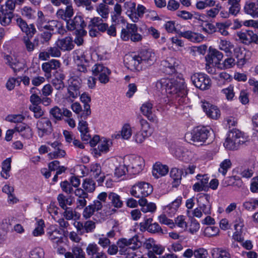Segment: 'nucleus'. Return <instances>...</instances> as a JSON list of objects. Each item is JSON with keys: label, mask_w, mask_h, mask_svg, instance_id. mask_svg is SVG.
Listing matches in <instances>:
<instances>
[{"label": "nucleus", "mask_w": 258, "mask_h": 258, "mask_svg": "<svg viewBox=\"0 0 258 258\" xmlns=\"http://www.w3.org/2000/svg\"><path fill=\"white\" fill-rule=\"evenodd\" d=\"M153 191L152 186L148 182L140 181L135 184L131 188L132 196L140 199L139 204L142 207L141 211L144 213L153 212L156 209V206L153 203H148L145 197L149 196Z\"/></svg>", "instance_id": "1"}, {"label": "nucleus", "mask_w": 258, "mask_h": 258, "mask_svg": "<svg viewBox=\"0 0 258 258\" xmlns=\"http://www.w3.org/2000/svg\"><path fill=\"white\" fill-rule=\"evenodd\" d=\"M155 87L161 93L164 91L175 97H183L186 92L184 83L178 77L161 79L156 82Z\"/></svg>", "instance_id": "2"}, {"label": "nucleus", "mask_w": 258, "mask_h": 258, "mask_svg": "<svg viewBox=\"0 0 258 258\" xmlns=\"http://www.w3.org/2000/svg\"><path fill=\"white\" fill-rule=\"evenodd\" d=\"M213 131L209 126H197L190 133L186 134L185 137L189 139L190 143L199 146L209 138Z\"/></svg>", "instance_id": "3"}, {"label": "nucleus", "mask_w": 258, "mask_h": 258, "mask_svg": "<svg viewBox=\"0 0 258 258\" xmlns=\"http://www.w3.org/2000/svg\"><path fill=\"white\" fill-rule=\"evenodd\" d=\"M246 142L241 132L236 129L232 128L229 131L228 137L224 143V147L229 150H237L240 145Z\"/></svg>", "instance_id": "4"}, {"label": "nucleus", "mask_w": 258, "mask_h": 258, "mask_svg": "<svg viewBox=\"0 0 258 258\" xmlns=\"http://www.w3.org/2000/svg\"><path fill=\"white\" fill-rule=\"evenodd\" d=\"M116 244L118 249L119 248L118 251L120 255L128 254L129 249L135 250L141 246V242L137 235L129 239L124 238L119 239Z\"/></svg>", "instance_id": "5"}, {"label": "nucleus", "mask_w": 258, "mask_h": 258, "mask_svg": "<svg viewBox=\"0 0 258 258\" xmlns=\"http://www.w3.org/2000/svg\"><path fill=\"white\" fill-rule=\"evenodd\" d=\"M123 163L128 167L129 171L133 174L140 173L144 166V160L140 156L135 155L125 156Z\"/></svg>", "instance_id": "6"}, {"label": "nucleus", "mask_w": 258, "mask_h": 258, "mask_svg": "<svg viewBox=\"0 0 258 258\" xmlns=\"http://www.w3.org/2000/svg\"><path fill=\"white\" fill-rule=\"evenodd\" d=\"M108 194L102 192L97 196V200H94L92 204L86 207L83 213V217L86 218L91 217L95 212H97L102 208V202H105Z\"/></svg>", "instance_id": "7"}, {"label": "nucleus", "mask_w": 258, "mask_h": 258, "mask_svg": "<svg viewBox=\"0 0 258 258\" xmlns=\"http://www.w3.org/2000/svg\"><path fill=\"white\" fill-rule=\"evenodd\" d=\"M138 27L135 24L127 23L125 28H122L121 32V38L124 41L130 39L133 42L142 40V36L138 32Z\"/></svg>", "instance_id": "8"}, {"label": "nucleus", "mask_w": 258, "mask_h": 258, "mask_svg": "<svg viewBox=\"0 0 258 258\" xmlns=\"http://www.w3.org/2000/svg\"><path fill=\"white\" fill-rule=\"evenodd\" d=\"M190 80L195 86L201 90H208L211 86V79L204 73H195L191 76Z\"/></svg>", "instance_id": "9"}, {"label": "nucleus", "mask_w": 258, "mask_h": 258, "mask_svg": "<svg viewBox=\"0 0 258 258\" xmlns=\"http://www.w3.org/2000/svg\"><path fill=\"white\" fill-rule=\"evenodd\" d=\"M138 55L141 65L144 68L152 66L156 60V54L151 49H142L139 51Z\"/></svg>", "instance_id": "10"}, {"label": "nucleus", "mask_w": 258, "mask_h": 258, "mask_svg": "<svg viewBox=\"0 0 258 258\" xmlns=\"http://www.w3.org/2000/svg\"><path fill=\"white\" fill-rule=\"evenodd\" d=\"M92 71L93 75L97 77V79L101 83L105 84L109 82V76L111 71L102 64H95L92 68Z\"/></svg>", "instance_id": "11"}, {"label": "nucleus", "mask_w": 258, "mask_h": 258, "mask_svg": "<svg viewBox=\"0 0 258 258\" xmlns=\"http://www.w3.org/2000/svg\"><path fill=\"white\" fill-rule=\"evenodd\" d=\"M70 79V85L68 88L69 97L73 99L77 98L80 94V89L81 87L82 79L79 77L78 73L76 75H72Z\"/></svg>", "instance_id": "12"}, {"label": "nucleus", "mask_w": 258, "mask_h": 258, "mask_svg": "<svg viewBox=\"0 0 258 258\" xmlns=\"http://www.w3.org/2000/svg\"><path fill=\"white\" fill-rule=\"evenodd\" d=\"M236 36L243 44L248 45L254 43L258 44V35L252 30H242L237 32Z\"/></svg>", "instance_id": "13"}, {"label": "nucleus", "mask_w": 258, "mask_h": 258, "mask_svg": "<svg viewBox=\"0 0 258 258\" xmlns=\"http://www.w3.org/2000/svg\"><path fill=\"white\" fill-rule=\"evenodd\" d=\"M17 25L21 30L25 34L24 37H33L36 33L37 30L34 24L28 25L21 17L17 16L14 18Z\"/></svg>", "instance_id": "14"}, {"label": "nucleus", "mask_w": 258, "mask_h": 258, "mask_svg": "<svg viewBox=\"0 0 258 258\" xmlns=\"http://www.w3.org/2000/svg\"><path fill=\"white\" fill-rule=\"evenodd\" d=\"M36 127L38 131V136L40 138L50 135L53 131L51 121L46 118L39 120L36 123Z\"/></svg>", "instance_id": "15"}, {"label": "nucleus", "mask_w": 258, "mask_h": 258, "mask_svg": "<svg viewBox=\"0 0 258 258\" xmlns=\"http://www.w3.org/2000/svg\"><path fill=\"white\" fill-rule=\"evenodd\" d=\"M210 197L208 194L200 195L197 198L198 207L205 215L211 214V208L209 200Z\"/></svg>", "instance_id": "16"}, {"label": "nucleus", "mask_w": 258, "mask_h": 258, "mask_svg": "<svg viewBox=\"0 0 258 258\" xmlns=\"http://www.w3.org/2000/svg\"><path fill=\"white\" fill-rule=\"evenodd\" d=\"M164 68V73L167 75L177 76L176 69L178 66L176 59L173 57H168L163 60L161 64Z\"/></svg>", "instance_id": "17"}, {"label": "nucleus", "mask_w": 258, "mask_h": 258, "mask_svg": "<svg viewBox=\"0 0 258 258\" xmlns=\"http://www.w3.org/2000/svg\"><path fill=\"white\" fill-rule=\"evenodd\" d=\"M202 107L208 117L217 119L220 116V111L216 106L208 102H204Z\"/></svg>", "instance_id": "18"}, {"label": "nucleus", "mask_w": 258, "mask_h": 258, "mask_svg": "<svg viewBox=\"0 0 258 258\" xmlns=\"http://www.w3.org/2000/svg\"><path fill=\"white\" fill-rule=\"evenodd\" d=\"M86 26V23L80 15H77L73 19L67 21V27L70 31L84 28Z\"/></svg>", "instance_id": "19"}, {"label": "nucleus", "mask_w": 258, "mask_h": 258, "mask_svg": "<svg viewBox=\"0 0 258 258\" xmlns=\"http://www.w3.org/2000/svg\"><path fill=\"white\" fill-rule=\"evenodd\" d=\"M153 103L152 101H148L144 103L140 108L142 114L147 117L150 121L155 122L157 121V117L153 114L152 109Z\"/></svg>", "instance_id": "20"}, {"label": "nucleus", "mask_w": 258, "mask_h": 258, "mask_svg": "<svg viewBox=\"0 0 258 258\" xmlns=\"http://www.w3.org/2000/svg\"><path fill=\"white\" fill-rule=\"evenodd\" d=\"M55 44L63 51H70L72 50L75 46L73 39L70 36L58 39L55 42Z\"/></svg>", "instance_id": "21"}, {"label": "nucleus", "mask_w": 258, "mask_h": 258, "mask_svg": "<svg viewBox=\"0 0 258 258\" xmlns=\"http://www.w3.org/2000/svg\"><path fill=\"white\" fill-rule=\"evenodd\" d=\"M223 57V53L215 48H209L208 54L206 56V59L209 63L217 64L219 63L220 61Z\"/></svg>", "instance_id": "22"}, {"label": "nucleus", "mask_w": 258, "mask_h": 258, "mask_svg": "<svg viewBox=\"0 0 258 258\" xmlns=\"http://www.w3.org/2000/svg\"><path fill=\"white\" fill-rule=\"evenodd\" d=\"M139 59L138 54L134 56H127L124 60L126 67L132 71L141 70L143 67Z\"/></svg>", "instance_id": "23"}, {"label": "nucleus", "mask_w": 258, "mask_h": 258, "mask_svg": "<svg viewBox=\"0 0 258 258\" xmlns=\"http://www.w3.org/2000/svg\"><path fill=\"white\" fill-rule=\"evenodd\" d=\"M108 198L112 206L114 208L112 209L110 211L108 212V215L112 214V213L116 212V210L115 208L119 209L122 207L123 205V201L121 200L120 196L116 193L109 192L108 193Z\"/></svg>", "instance_id": "24"}, {"label": "nucleus", "mask_w": 258, "mask_h": 258, "mask_svg": "<svg viewBox=\"0 0 258 258\" xmlns=\"http://www.w3.org/2000/svg\"><path fill=\"white\" fill-rule=\"evenodd\" d=\"M61 63L58 60L52 59L47 62L43 63L42 69L45 72V76L49 78L52 70H55L60 67Z\"/></svg>", "instance_id": "25"}, {"label": "nucleus", "mask_w": 258, "mask_h": 258, "mask_svg": "<svg viewBox=\"0 0 258 258\" xmlns=\"http://www.w3.org/2000/svg\"><path fill=\"white\" fill-rule=\"evenodd\" d=\"M144 247L148 249V250L151 251V252L158 255L161 254L165 249L164 246L160 244H156L153 239L147 240L144 243Z\"/></svg>", "instance_id": "26"}, {"label": "nucleus", "mask_w": 258, "mask_h": 258, "mask_svg": "<svg viewBox=\"0 0 258 258\" xmlns=\"http://www.w3.org/2000/svg\"><path fill=\"white\" fill-rule=\"evenodd\" d=\"M244 12L252 18H258V3L253 2H246L243 8Z\"/></svg>", "instance_id": "27"}, {"label": "nucleus", "mask_w": 258, "mask_h": 258, "mask_svg": "<svg viewBox=\"0 0 258 258\" xmlns=\"http://www.w3.org/2000/svg\"><path fill=\"white\" fill-rule=\"evenodd\" d=\"M16 132H18L20 136L26 139H30L33 136L31 128L25 123L17 124L14 128Z\"/></svg>", "instance_id": "28"}, {"label": "nucleus", "mask_w": 258, "mask_h": 258, "mask_svg": "<svg viewBox=\"0 0 258 258\" xmlns=\"http://www.w3.org/2000/svg\"><path fill=\"white\" fill-rule=\"evenodd\" d=\"M75 195L78 197L76 201L77 208H83L87 204L86 199L88 198V194L82 188H77L75 191Z\"/></svg>", "instance_id": "29"}, {"label": "nucleus", "mask_w": 258, "mask_h": 258, "mask_svg": "<svg viewBox=\"0 0 258 258\" xmlns=\"http://www.w3.org/2000/svg\"><path fill=\"white\" fill-rule=\"evenodd\" d=\"M32 38V37H23L22 39L26 49L29 52H32L35 47H38L40 43L38 36H36L33 41L31 40Z\"/></svg>", "instance_id": "30"}, {"label": "nucleus", "mask_w": 258, "mask_h": 258, "mask_svg": "<svg viewBox=\"0 0 258 258\" xmlns=\"http://www.w3.org/2000/svg\"><path fill=\"white\" fill-rule=\"evenodd\" d=\"M169 171L168 167L166 165H163L160 163L157 162L153 166V175L156 178L159 176L165 175Z\"/></svg>", "instance_id": "31"}, {"label": "nucleus", "mask_w": 258, "mask_h": 258, "mask_svg": "<svg viewBox=\"0 0 258 258\" xmlns=\"http://www.w3.org/2000/svg\"><path fill=\"white\" fill-rule=\"evenodd\" d=\"M183 174V168H172L170 172V177L173 179L174 185L176 186L180 183L182 175Z\"/></svg>", "instance_id": "32"}, {"label": "nucleus", "mask_w": 258, "mask_h": 258, "mask_svg": "<svg viewBox=\"0 0 258 258\" xmlns=\"http://www.w3.org/2000/svg\"><path fill=\"white\" fill-rule=\"evenodd\" d=\"M241 0H228L227 4L230 6L228 8L229 13L234 16H236L240 12Z\"/></svg>", "instance_id": "33"}, {"label": "nucleus", "mask_w": 258, "mask_h": 258, "mask_svg": "<svg viewBox=\"0 0 258 258\" xmlns=\"http://www.w3.org/2000/svg\"><path fill=\"white\" fill-rule=\"evenodd\" d=\"M234 46L232 43L225 39H221L219 42V49L224 51L228 56L232 54V49H235Z\"/></svg>", "instance_id": "34"}, {"label": "nucleus", "mask_w": 258, "mask_h": 258, "mask_svg": "<svg viewBox=\"0 0 258 258\" xmlns=\"http://www.w3.org/2000/svg\"><path fill=\"white\" fill-rule=\"evenodd\" d=\"M234 55L237 60L236 64L239 68L242 67L247 62V59L246 58V55L241 51L240 48H236L234 49Z\"/></svg>", "instance_id": "35"}, {"label": "nucleus", "mask_w": 258, "mask_h": 258, "mask_svg": "<svg viewBox=\"0 0 258 258\" xmlns=\"http://www.w3.org/2000/svg\"><path fill=\"white\" fill-rule=\"evenodd\" d=\"M49 239L57 244L62 242L63 234L61 231L55 229L47 232Z\"/></svg>", "instance_id": "36"}, {"label": "nucleus", "mask_w": 258, "mask_h": 258, "mask_svg": "<svg viewBox=\"0 0 258 258\" xmlns=\"http://www.w3.org/2000/svg\"><path fill=\"white\" fill-rule=\"evenodd\" d=\"M64 211L63 213V216L67 220H77L79 219L80 214L78 212L74 210L72 208L67 207L66 209H63Z\"/></svg>", "instance_id": "37"}, {"label": "nucleus", "mask_w": 258, "mask_h": 258, "mask_svg": "<svg viewBox=\"0 0 258 258\" xmlns=\"http://www.w3.org/2000/svg\"><path fill=\"white\" fill-rule=\"evenodd\" d=\"M73 58L76 64L88 63V61L85 58L84 53L81 49H77L73 52Z\"/></svg>", "instance_id": "38"}, {"label": "nucleus", "mask_w": 258, "mask_h": 258, "mask_svg": "<svg viewBox=\"0 0 258 258\" xmlns=\"http://www.w3.org/2000/svg\"><path fill=\"white\" fill-rule=\"evenodd\" d=\"M65 76L63 74H59L58 77H56L52 80V84L55 89L60 90L64 87V84L63 80Z\"/></svg>", "instance_id": "39"}, {"label": "nucleus", "mask_w": 258, "mask_h": 258, "mask_svg": "<svg viewBox=\"0 0 258 258\" xmlns=\"http://www.w3.org/2000/svg\"><path fill=\"white\" fill-rule=\"evenodd\" d=\"M57 199L59 205L62 209H66L67 205L71 206L72 205L71 197L67 198L64 195L60 194L58 195Z\"/></svg>", "instance_id": "40"}, {"label": "nucleus", "mask_w": 258, "mask_h": 258, "mask_svg": "<svg viewBox=\"0 0 258 258\" xmlns=\"http://www.w3.org/2000/svg\"><path fill=\"white\" fill-rule=\"evenodd\" d=\"M121 134H119L115 135V138H119L121 136L123 139L127 140L132 136V132L130 125L128 123L125 124L122 127L120 132Z\"/></svg>", "instance_id": "41"}, {"label": "nucleus", "mask_w": 258, "mask_h": 258, "mask_svg": "<svg viewBox=\"0 0 258 258\" xmlns=\"http://www.w3.org/2000/svg\"><path fill=\"white\" fill-rule=\"evenodd\" d=\"M181 202L182 197H177L176 199H175L170 204L166 207L165 210H166L167 212H169V213H174L177 210L178 207L181 203Z\"/></svg>", "instance_id": "42"}, {"label": "nucleus", "mask_w": 258, "mask_h": 258, "mask_svg": "<svg viewBox=\"0 0 258 258\" xmlns=\"http://www.w3.org/2000/svg\"><path fill=\"white\" fill-rule=\"evenodd\" d=\"M212 255L213 258H231L229 252L219 248L213 249Z\"/></svg>", "instance_id": "43"}, {"label": "nucleus", "mask_w": 258, "mask_h": 258, "mask_svg": "<svg viewBox=\"0 0 258 258\" xmlns=\"http://www.w3.org/2000/svg\"><path fill=\"white\" fill-rule=\"evenodd\" d=\"M243 226V224L241 222L234 225L236 231L233 233V238L235 241L242 242L244 240V238L241 235V229Z\"/></svg>", "instance_id": "44"}, {"label": "nucleus", "mask_w": 258, "mask_h": 258, "mask_svg": "<svg viewBox=\"0 0 258 258\" xmlns=\"http://www.w3.org/2000/svg\"><path fill=\"white\" fill-rule=\"evenodd\" d=\"M13 18V13H4L3 9H2V12L0 15V23L4 26L9 25Z\"/></svg>", "instance_id": "45"}, {"label": "nucleus", "mask_w": 258, "mask_h": 258, "mask_svg": "<svg viewBox=\"0 0 258 258\" xmlns=\"http://www.w3.org/2000/svg\"><path fill=\"white\" fill-rule=\"evenodd\" d=\"M112 144L110 140L103 139L101 140L98 145V149L100 152L107 153L109 151V147Z\"/></svg>", "instance_id": "46"}, {"label": "nucleus", "mask_w": 258, "mask_h": 258, "mask_svg": "<svg viewBox=\"0 0 258 258\" xmlns=\"http://www.w3.org/2000/svg\"><path fill=\"white\" fill-rule=\"evenodd\" d=\"M37 91L40 93V91L36 88L33 87L30 90V92L32 93L30 98V102L32 103V105H36L41 103V98L37 95Z\"/></svg>", "instance_id": "47"}, {"label": "nucleus", "mask_w": 258, "mask_h": 258, "mask_svg": "<svg viewBox=\"0 0 258 258\" xmlns=\"http://www.w3.org/2000/svg\"><path fill=\"white\" fill-rule=\"evenodd\" d=\"M82 185L84 189L89 192H93L95 189V183L92 179H85Z\"/></svg>", "instance_id": "48"}, {"label": "nucleus", "mask_w": 258, "mask_h": 258, "mask_svg": "<svg viewBox=\"0 0 258 258\" xmlns=\"http://www.w3.org/2000/svg\"><path fill=\"white\" fill-rule=\"evenodd\" d=\"M50 116L55 120H60L62 118L61 110L57 106H55L49 110Z\"/></svg>", "instance_id": "49"}, {"label": "nucleus", "mask_w": 258, "mask_h": 258, "mask_svg": "<svg viewBox=\"0 0 258 258\" xmlns=\"http://www.w3.org/2000/svg\"><path fill=\"white\" fill-rule=\"evenodd\" d=\"M201 30L205 33L212 34L217 32V26L211 23H206L201 26Z\"/></svg>", "instance_id": "50"}, {"label": "nucleus", "mask_w": 258, "mask_h": 258, "mask_svg": "<svg viewBox=\"0 0 258 258\" xmlns=\"http://www.w3.org/2000/svg\"><path fill=\"white\" fill-rule=\"evenodd\" d=\"M122 12L121 7L118 4H116L114 7V11L111 13V19L113 22L116 23L119 18L121 19V14Z\"/></svg>", "instance_id": "51"}, {"label": "nucleus", "mask_w": 258, "mask_h": 258, "mask_svg": "<svg viewBox=\"0 0 258 258\" xmlns=\"http://www.w3.org/2000/svg\"><path fill=\"white\" fill-rule=\"evenodd\" d=\"M39 38L40 42L42 44H48L52 36V33L48 32V31H44L42 32L38 36Z\"/></svg>", "instance_id": "52"}, {"label": "nucleus", "mask_w": 258, "mask_h": 258, "mask_svg": "<svg viewBox=\"0 0 258 258\" xmlns=\"http://www.w3.org/2000/svg\"><path fill=\"white\" fill-rule=\"evenodd\" d=\"M36 227L33 231V234L34 236H38L44 233V222L41 219L38 220L36 223Z\"/></svg>", "instance_id": "53"}, {"label": "nucleus", "mask_w": 258, "mask_h": 258, "mask_svg": "<svg viewBox=\"0 0 258 258\" xmlns=\"http://www.w3.org/2000/svg\"><path fill=\"white\" fill-rule=\"evenodd\" d=\"M61 147L62 146L59 147L54 151L49 153L48 154V157L51 159L64 157L66 153L65 151L61 149Z\"/></svg>", "instance_id": "54"}, {"label": "nucleus", "mask_w": 258, "mask_h": 258, "mask_svg": "<svg viewBox=\"0 0 258 258\" xmlns=\"http://www.w3.org/2000/svg\"><path fill=\"white\" fill-rule=\"evenodd\" d=\"M243 206L245 209L249 211L254 210L258 207V199H251L245 202L243 204Z\"/></svg>", "instance_id": "55"}, {"label": "nucleus", "mask_w": 258, "mask_h": 258, "mask_svg": "<svg viewBox=\"0 0 258 258\" xmlns=\"http://www.w3.org/2000/svg\"><path fill=\"white\" fill-rule=\"evenodd\" d=\"M97 12L102 18H107L109 14V7L104 4H100L97 9Z\"/></svg>", "instance_id": "56"}, {"label": "nucleus", "mask_w": 258, "mask_h": 258, "mask_svg": "<svg viewBox=\"0 0 258 258\" xmlns=\"http://www.w3.org/2000/svg\"><path fill=\"white\" fill-rule=\"evenodd\" d=\"M44 252L40 247H36L32 249L29 254L30 258H44Z\"/></svg>", "instance_id": "57"}, {"label": "nucleus", "mask_w": 258, "mask_h": 258, "mask_svg": "<svg viewBox=\"0 0 258 258\" xmlns=\"http://www.w3.org/2000/svg\"><path fill=\"white\" fill-rule=\"evenodd\" d=\"M129 170L126 165H125L124 163L123 165H119L115 169L114 175L118 178L125 174L126 172Z\"/></svg>", "instance_id": "58"}, {"label": "nucleus", "mask_w": 258, "mask_h": 258, "mask_svg": "<svg viewBox=\"0 0 258 258\" xmlns=\"http://www.w3.org/2000/svg\"><path fill=\"white\" fill-rule=\"evenodd\" d=\"M99 248L97 245L95 243H90L86 248V252L88 255L91 257L99 252Z\"/></svg>", "instance_id": "59"}, {"label": "nucleus", "mask_w": 258, "mask_h": 258, "mask_svg": "<svg viewBox=\"0 0 258 258\" xmlns=\"http://www.w3.org/2000/svg\"><path fill=\"white\" fill-rule=\"evenodd\" d=\"M90 172L95 178L98 177L102 172L100 164L95 163L91 164L90 166Z\"/></svg>", "instance_id": "60"}, {"label": "nucleus", "mask_w": 258, "mask_h": 258, "mask_svg": "<svg viewBox=\"0 0 258 258\" xmlns=\"http://www.w3.org/2000/svg\"><path fill=\"white\" fill-rule=\"evenodd\" d=\"M196 178L199 180V182L201 185H203L205 188H206L208 190L209 188V177H208V175L207 174H204L202 175L200 174H199L197 175Z\"/></svg>", "instance_id": "61"}, {"label": "nucleus", "mask_w": 258, "mask_h": 258, "mask_svg": "<svg viewBox=\"0 0 258 258\" xmlns=\"http://www.w3.org/2000/svg\"><path fill=\"white\" fill-rule=\"evenodd\" d=\"M91 111L90 105H86L84 107V110L79 114L78 118L79 120H85L88 116L90 115Z\"/></svg>", "instance_id": "62"}, {"label": "nucleus", "mask_w": 258, "mask_h": 258, "mask_svg": "<svg viewBox=\"0 0 258 258\" xmlns=\"http://www.w3.org/2000/svg\"><path fill=\"white\" fill-rule=\"evenodd\" d=\"M231 162L229 159H225L220 165V168L219 171L223 175H225L227 171V170L231 167Z\"/></svg>", "instance_id": "63"}, {"label": "nucleus", "mask_w": 258, "mask_h": 258, "mask_svg": "<svg viewBox=\"0 0 258 258\" xmlns=\"http://www.w3.org/2000/svg\"><path fill=\"white\" fill-rule=\"evenodd\" d=\"M72 251L75 258H86L85 253L81 246L79 245L73 246Z\"/></svg>", "instance_id": "64"}]
</instances>
